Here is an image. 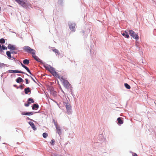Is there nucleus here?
<instances>
[{
    "label": "nucleus",
    "mask_w": 156,
    "mask_h": 156,
    "mask_svg": "<svg viewBox=\"0 0 156 156\" xmlns=\"http://www.w3.org/2000/svg\"><path fill=\"white\" fill-rule=\"evenodd\" d=\"M15 1L24 9L29 8L31 7L30 4L25 0H15Z\"/></svg>",
    "instance_id": "f257e3e1"
},
{
    "label": "nucleus",
    "mask_w": 156,
    "mask_h": 156,
    "mask_svg": "<svg viewBox=\"0 0 156 156\" xmlns=\"http://www.w3.org/2000/svg\"><path fill=\"white\" fill-rule=\"evenodd\" d=\"M63 105L65 106L66 108L67 114L69 115L71 114L72 111L71 105L69 103L64 101H63Z\"/></svg>",
    "instance_id": "f03ea898"
},
{
    "label": "nucleus",
    "mask_w": 156,
    "mask_h": 156,
    "mask_svg": "<svg viewBox=\"0 0 156 156\" xmlns=\"http://www.w3.org/2000/svg\"><path fill=\"white\" fill-rule=\"evenodd\" d=\"M23 50L26 52L28 53H30L32 54H34L35 53V51L31 48L30 47L27 46H26L23 47Z\"/></svg>",
    "instance_id": "7ed1b4c3"
},
{
    "label": "nucleus",
    "mask_w": 156,
    "mask_h": 156,
    "mask_svg": "<svg viewBox=\"0 0 156 156\" xmlns=\"http://www.w3.org/2000/svg\"><path fill=\"white\" fill-rule=\"evenodd\" d=\"M129 33L130 36L132 37L134 39L136 40H138L139 38V37L137 34H136L134 31L132 30H129Z\"/></svg>",
    "instance_id": "20e7f679"
},
{
    "label": "nucleus",
    "mask_w": 156,
    "mask_h": 156,
    "mask_svg": "<svg viewBox=\"0 0 156 156\" xmlns=\"http://www.w3.org/2000/svg\"><path fill=\"white\" fill-rule=\"evenodd\" d=\"M17 53V51H16L14 50H12V51H7L6 52V54L8 58L10 59H12V57L11 55V54H16Z\"/></svg>",
    "instance_id": "39448f33"
},
{
    "label": "nucleus",
    "mask_w": 156,
    "mask_h": 156,
    "mask_svg": "<svg viewBox=\"0 0 156 156\" xmlns=\"http://www.w3.org/2000/svg\"><path fill=\"white\" fill-rule=\"evenodd\" d=\"M9 73H22L24 74L27 76H29V75L27 73L24 72H23L22 71L20 70H10L7 71Z\"/></svg>",
    "instance_id": "423d86ee"
},
{
    "label": "nucleus",
    "mask_w": 156,
    "mask_h": 156,
    "mask_svg": "<svg viewBox=\"0 0 156 156\" xmlns=\"http://www.w3.org/2000/svg\"><path fill=\"white\" fill-rule=\"evenodd\" d=\"M68 24L69 28L71 30V31L73 32H75V27L76 26L75 23H71V22H68Z\"/></svg>",
    "instance_id": "0eeeda50"
},
{
    "label": "nucleus",
    "mask_w": 156,
    "mask_h": 156,
    "mask_svg": "<svg viewBox=\"0 0 156 156\" xmlns=\"http://www.w3.org/2000/svg\"><path fill=\"white\" fill-rule=\"evenodd\" d=\"M43 66L46 69L48 70L51 73V72L55 71V68L51 66L50 65H48V66H47L44 64Z\"/></svg>",
    "instance_id": "6e6552de"
},
{
    "label": "nucleus",
    "mask_w": 156,
    "mask_h": 156,
    "mask_svg": "<svg viewBox=\"0 0 156 156\" xmlns=\"http://www.w3.org/2000/svg\"><path fill=\"white\" fill-rule=\"evenodd\" d=\"M63 82L64 86L67 89H69L70 87H71L72 86L71 85L67 80H65Z\"/></svg>",
    "instance_id": "1a4fd4ad"
},
{
    "label": "nucleus",
    "mask_w": 156,
    "mask_h": 156,
    "mask_svg": "<svg viewBox=\"0 0 156 156\" xmlns=\"http://www.w3.org/2000/svg\"><path fill=\"white\" fill-rule=\"evenodd\" d=\"M34 114L33 111V112H22L21 115H31Z\"/></svg>",
    "instance_id": "9d476101"
},
{
    "label": "nucleus",
    "mask_w": 156,
    "mask_h": 156,
    "mask_svg": "<svg viewBox=\"0 0 156 156\" xmlns=\"http://www.w3.org/2000/svg\"><path fill=\"white\" fill-rule=\"evenodd\" d=\"M90 31V28L88 27L87 28V29L85 31H84V30H82L80 31V33L81 34H85V37H87V34H88Z\"/></svg>",
    "instance_id": "9b49d317"
},
{
    "label": "nucleus",
    "mask_w": 156,
    "mask_h": 156,
    "mask_svg": "<svg viewBox=\"0 0 156 156\" xmlns=\"http://www.w3.org/2000/svg\"><path fill=\"white\" fill-rule=\"evenodd\" d=\"M56 132L58 133V134L60 136L62 133V132L61 130V129L59 126H57L56 127Z\"/></svg>",
    "instance_id": "f8f14e48"
},
{
    "label": "nucleus",
    "mask_w": 156,
    "mask_h": 156,
    "mask_svg": "<svg viewBox=\"0 0 156 156\" xmlns=\"http://www.w3.org/2000/svg\"><path fill=\"white\" fill-rule=\"evenodd\" d=\"M16 45H12L11 44H9L8 45L7 48L8 49L10 50V51L14 50Z\"/></svg>",
    "instance_id": "ddd939ff"
},
{
    "label": "nucleus",
    "mask_w": 156,
    "mask_h": 156,
    "mask_svg": "<svg viewBox=\"0 0 156 156\" xmlns=\"http://www.w3.org/2000/svg\"><path fill=\"white\" fill-rule=\"evenodd\" d=\"M31 91V89L28 87H27L26 88H25L24 90V92L26 94H28L29 93H30Z\"/></svg>",
    "instance_id": "4468645a"
},
{
    "label": "nucleus",
    "mask_w": 156,
    "mask_h": 156,
    "mask_svg": "<svg viewBox=\"0 0 156 156\" xmlns=\"http://www.w3.org/2000/svg\"><path fill=\"white\" fill-rule=\"evenodd\" d=\"M33 110H35L37 109L39 107V106L38 104L36 103L33 104L31 106Z\"/></svg>",
    "instance_id": "2eb2a0df"
},
{
    "label": "nucleus",
    "mask_w": 156,
    "mask_h": 156,
    "mask_svg": "<svg viewBox=\"0 0 156 156\" xmlns=\"http://www.w3.org/2000/svg\"><path fill=\"white\" fill-rule=\"evenodd\" d=\"M121 34L125 38H128L129 37V35L128 34L126 30H125V31L123 33L121 32Z\"/></svg>",
    "instance_id": "dca6fc26"
},
{
    "label": "nucleus",
    "mask_w": 156,
    "mask_h": 156,
    "mask_svg": "<svg viewBox=\"0 0 156 156\" xmlns=\"http://www.w3.org/2000/svg\"><path fill=\"white\" fill-rule=\"evenodd\" d=\"M7 48L4 45H0V53H1V52H3V50H7Z\"/></svg>",
    "instance_id": "f3484780"
},
{
    "label": "nucleus",
    "mask_w": 156,
    "mask_h": 156,
    "mask_svg": "<svg viewBox=\"0 0 156 156\" xmlns=\"http://www.w3.org/2000/svg\"><path fill=\"white\" fill-rule=\"evenodd\" d=\"M117 121H118L117 124L119 125L122 124L123 123V120L120 117L118 118L117 119Z\"/></svg>",
    "instance_id": "a211bd4d"
},
{
    "label": "nucleus",
    "mask_w": 156,
    "mask_h": 156,
    "mask_svg": "<svg viewBox=\"0 0 156 156\" xmlns=\"http://www.w3.org/2000/svg\"><path fill=\"white\" fill-rule=\"evenodd\" d=\"M16 81L18 83H20L21 82H24V80L22 78L20 77H18L16 79Z\"/></svg>",
    "instance_id": "6ab92c4d"
},
{
    "label": "nucleus",
    "mask_w": 156,
    "mask_h": 156,
    "mask_svg": "<svg viewBox=\"0 0 156 156\" xmlns=\"http://www.w3.org/2000/svg\"><path fill=\"white\" fill-rule=\"evenodd\" d=\"M52 75L54 76H55L59 79H60V76L58 74L56 71H55L54 72H51V73Z\"/></svg>",
    "instance_id": "aec40b11"
},
{
    "label": "nucleus",
    "mask_w": 156,
    "mask_h": 156,
    "mask_svg": "<svg viewBox=\"0 0 156 156\" xmlns=\"http://www.w3.org/2000/svg\"><path fill=\"white\" fill-rule=\"evenodd\" d=\"M24 68L31 75H32L33 76H34L33 75V74L31 73L30 71V70L29 69V68L27 67V66H26L24 67L23 68ZM35 78L36 79V78L34 76Z\"/></svg>",
    "instance_id": "412c9836"
},
{
    "label": "nucleus",
    "mask_w": 156,
    "mask_h": 156,
    "mask_svg": "<svg viewBox=\"0 0 156 156\" xmlns=\"http://www.w3.org/2000/svg\"><path fill=\"white\" fill-rule=\"evenodd\" d=\"M101 138L102 140L103 141L105 140V139L103 137L102 133L100 134L98 137V139L100 140V141H101L100 140Z\"/></svg>",
    "instance_id": "4be33fe9"
},
{
    "label": "nucleus",
    "mask_w": 156,
    "mask_h": 156,
    "mask_svg": "<svg viewBox=\"0 0 156 156\" xmlns=\"http://www.w3.org/2000/svg\"><path fill=\"white\" fill-rule=\"evenodd\" d=\"M23 63L24 64L27 65L30 63V60L29 59H25L23 61Z\"/></svg>",
    "instance_id": "5701e85b"
},
{
    "label": "nucleus",
    "mask_w": 156,
    "mask_h": 156,
    "mask_svg": "<svg viewBox=\"0 0 156 156\" xmlns=\"http://www.w3.org/2000/svg\"><path fill=\"white\" fill-rule=\"evenodd\" d=\"M124 85L125 87L127 89H129L131 88L130 86L127 83H125Z\"/></svg>",
    "instance_id": "b1692460"
},
{
    "label": "nucleus",
    "mask_w": 156,
    "mask_h": 156,
    "mask_svg": "<svg viewBox=\"0 0 156 156\" xmlns=\"http://www.w3.org/2000/svg\"><path fill=\"white\" fill-rule=\"evenodd\" d=\"M70 92L71 93V94L72 95V96L73 97V98H75V95H74L73 92V89H72L73 87L71 86V87H70Z\"/></svg>",
    "instance_id": "393cba45"
},
{
    "label": "nucleus",
    "mask_w": 156,
    "mask_h": 156,
    "mask_svg": "<svg viewBox=\"0 0 156 156\" xmlns=\"http://www.w3.org/2000/svg\"><path fill=\"white\" fill-rule=\"evenodd\" d=\"M52 51L53 52H55L58 55L60 54V52L59 51L58 49L55 48H54V49H52Z\"/></svg>",
    "instance_id": "a878e982"
},
{
    "label": "nucleus",
    "mask_w": 156,
    "mask_h": 156,
    "mask_svg": "<svg viewBox=\"0 0 156 156\" xmlns=\"http://www.w3.org/2000/svg\"><path fill=\"white\" fill-rule=\"evenodd\" d=\"M5 39L3 38H2L0 39V43L1 44H3L5 43Z\"/></svg>",
    "instance_id": "bb28decb"
},
{
    "label": "nucleus",
    "mask_w": 156,
    "mask_h": 156,
    "mask_svg": "<svg viewBox=\"0 0 156 156\" xmlns=\"http://www.w3.org/2000/svg\"><path fill=\"white\" fill-rule=\"evenodd\" d=\"M12 58L14 60L16 63L20 64V62L19 60L16 59V58L14 57H12Z\"/></svg>",
    "instance_id": "cd10ccee"
},
{
    "label": "nucleus",
    "mask_w": 156,
    "mask_h": 156,
    "mask_svg": "<svg viewBox=\"0 0 156 156\" xmlns=\"http://www.w3.org/2000/svg\"><path fill=\"white\" fill-rule=\"evenodd\" d=\"M28 101L29 102H30V104L31 103H34V99L31 98H29L28 99Z\"/></svg>",
    "instance_id": "c85d7f7f"
},
{
    "label": "nucleus",
    "mask_w": 156,
    "mask_h": 156,
    "mask_svg": "<svg viewBox=\"0 0 156 156\" xmlns=\"http://www.w3.org/2000/svg\"><path fill=\"white\" fill-rule=\"evenodd\" d=\"M35 53H34V54H32V57L34 58V59L37 61V59H38V57L37 56L35 55Z\"/></svg>",
    "instance_id": "c756f323"
},
{
    "label": "nucleus",
    "mask_w": 156,
    "mask_h": 156,
    "mask_svg": "<svg viewBox=\"0 0 156 156\" xmlns=\"http://www.w3.org/2000/svg\"><path fill=\"white\" fill-rule=\"evenodd\" d=\"M5 66L8 67L6 64L0 62V68H2Z\"/></svg>",
    "instance_id": "7c9ffc66"
},
{
    "label": "nucleus",
    "mask_w": 156,
    "mask_h": 156,
    "mask_svg": "<svg viewBox=\"0 0 156 156\" xmlns=\"http://www.w3.org/2000/svg\"><path fill=\"white\" fill-rule=\"evenodd\" d=\"M48 133H44L42 134L43 137L44 138H46L48 136Z\"/></svg>",
    "instance_id": "2f4dec72"
},
{
    "label": "nucleus",
    "mask_w": 156,
    "mask_h": 156,
    "mask_svg": "<svg viewBox=\"0 0 156 156\" xmlns=\"http://www.w3.org/2000/svg\"><path fill=\"white\" fill-rule=\"evenodd\" d=\"M51 94H52L54 96H55L56 95V92L54 90H51Z\"/></svg>",
    "instance_id": "473e14b6"
},
{
    "label": "nucleus",
    "mask_w": 156,
    "mask_h": 156,
    "mask_svg": "<svg viewBox=\"0 0 156 156\" xmlns=\"http://www.w3.org/2000/svg\"><path fill=\"white\" fill-rule=\"evenodd\" d=\"M37 62L40 63L41 64H44L43 61L41 60L40 58H38V59H37Z\"/></svg>",
    "instance_id": "72a5a7b5"
},
{
    "label": "nucleus",
    "mask_w": 156,
    "mask_h": 156,
    "mask_svg": "<svg viewBox=\"0 0 156 156\" xmlns=\"http://www.w3.org/2000/svg\"><path fill=\"white\" fill-rule=\"evenodd\" d=\"M51 156H62L61 155H59L57 153H54L51 154Z\"/></svg>",
    "instance_id": "f704fd0d"
},
{
    "label": "nucleus",
    "mask_w": 156,
    "mask_h": 156,
    "mask_svg": "<svg viewBox=\"0 0 156 156\" xmlns=\"http://www.w3.org/2000/svg\"><path fill=\"white\" fill-rule=\"evenodd\" d=\"M90 47H91V49L90 50V54L91 56H92V50L93 49V48H94V45H93L92 46H91Z\"/></svg>",
    "instance_id": "c9c22d12"
},
{
    "label": "nucleus",
    "mask_w": 156,
    "mask_h": 156,
    "mask_svg": "<svg viewBox=\"0 0 156 156\" xmlns=\"http://www.w3.org/2000/svg\"><path fill=\"white\" fill-rule=\"evenodd\" d=\"M63 0H58V3L59 4L62 5V4Z\"/></svg>",
    "instance_id": "e433bc0d"
},
{
    "label": "nucleus",
    "mask_w": 156,
    "mask_h": 156,
    "mask_svg": "<svg viewBox=\"0 0 156 156\" xmlns=\"http://www.w3.org/2000/svg\"><path fill=\"white\" fill-rule=\"evenodd\" d=\"M52 122L54 123V125H55V127L57 126V124L55 121V120L54 119H52Z\"/></svg>",
    "instance_id": "4c0bfd02"
},
{
    "label": "nucleus",
    "mask_w": 156,
    "mask_h": 156,
    "mask_svg": "<svg viewBox=\"0 0 156 156\" xmlns=\"http://www.w3.org/2000/svg\"><path fill=\"white\" fill-rule=\"evenodd\" d=\"M55 140L54 139H53L51 140V141L50 142L51 145H54L55 144Z\"/></svg>",
    "instance_id": "58836bf2"
},
{
    "label": "nucleus",
    "mask_w": 156,
    "mask_h": 156,
    "mask_svg": "<svg viewBox=\"0 0 156 156\" xmlns=\"http://www.w3.org/2000/svg\"><path fill=\"white\" fill-rule=\"evenodd\" d=\"M19 48L18 47H16V46L15 47V49H14V50L16 51H17V53L20 51L19 49Z\"/></svg>",
    "instance_id": "ea45409f"
},
{
    "label": "nucleus",
    "mask_w": 156,
    "mask_h": 156,
    "mask_svg": "<svg viewBox=\"0 0 156 156\" xmlns=\"http://www.w3.org/2000/svg\"><path fill=\"white\" fill-rule=\"evenodd\" d=\"M31 128L34 130H36L37 129V128L34 124L32 126H31Z\"/></svg>",
    "instance_id": "a19ab883"
},
{
    "label": "nucleus",
    "mask_w": 156,
    "mask_h": 156,
    "mask_svg": "<svg viewBox=\"0 0 156 156\" xmlns=\"http://www.w3.org/2000/svg\"><path fill=\"white\" fill-rule=\"evenodd\" d=\"M30 102H28L27 103H25L24 105L26 107H28L30 105Z\"/></svg>",
    "instance_id": "79ce46f5"
},
{
    "label": "nucleus",
    "mask_w": 156,
    "mask_h": 156,
    "mask_svg": "<svg viewBox=\"0 0 156 156\" xmlns=\"http://www.w3.org/2000/svg\"><path fill=\"white\" fill-rule=\"evenodd\" d=\"M19 88H20L21 90H23V87L22 85H20L19 87H17V89Z\"/></svg>",
    "instance_id": "37998d69"
},
{
    "label": "nucleus",
    "mask_w": 156,
    "mask_h": 156,
    "mask_svg": "<svg viewBox=\"0 0 156 156\" xmlns=\"http://www.w3.org/2000/svg\"><path fill=\"white\" fill-rule=\"evenodd\" d=\"M29 124L30 125V126L31 127V126H33L34 124L32 122H28Z\"/></svg>",
    "instance_id": "c03bdc74"
},
{
    "label": "nucleus",
    "mask_w": 156,
    "mask_h": 156,
    "mask_svg": "<svg viewBox=\"0 0 156 156\" xmlns=\"http://www.w3.org/2000/svg\"><path fill=\"white\" fill-rule=\"evenodd\" d=\"M60 80H62L63 82L64 81V80H65V78H64L63 76H60V78L59 79Z\"/></svg>",
    "instance_id": "a18cd8bd"
},
{
    "label": "nucleus",
    "mask_w": 156,
    "mask_h": 156,
    "mask_svg": "<svg viewBox=\"0 0 156 156\" xmlns=\"http://www.w3.org/2000/svg\"><path fill=\"white\" fill-rule=\"evenodd\" d=\"M136 48L137 49H138V51L140 52H141L142 51L140 49V48L139 47H138L136 45Z\"/></svg>",
    "instance_id": "49530a36"
},
{
    "label": "nucleus",
    "mask_w": 156,
    "mask_h": 156,
    "mask_svg": "<svg viewBox=\"0 0 156 156\" xmlns=\"http://www.w3.org/2000/svg\"><path fill=\"white\" fill-rule=\"evenodd\" d=\"M25 80L26 81V84H28L30 82L28 81L27 79V78L25 79Z\"/></svg>",
    "instance_id": "de8ad7c7"
},
{
    "label": "nucleus",
    "mask_w": 156,
    "mask_h": 156,
    "mask_svg": "<svg viewBox=\"0 0 156 156\" xmlns=\"http://www.w3.org/2000/svg\"><path fill=\"white\" fill-rule=\"evenodd\" d=\"M26 119L27 120H28L33 121H34V122H35V121H34L33 120L30 119V118H29L28 117H27Z\"/></svg>",
    "instance_id": "09e8293b"
},
{
    "label": "nucleus",
    "mask_w": 156,
    "mask_h": 156,
    "mask_svg": "<svg viewBox=\"0 0 156 156\" xmlns=\"http://www.w3.org/2000/svg\"><path fill=\"white\" fill-rule=\"evenodd\" d=\"M30 78H31V79H32V80L36 83H37L36 82V81H35V80L31 76H30Z\"/></svg>",
    "instance_id": "8fccbe9b"
},
{
    "label": "nucleus",
    "mask_w": 156,
    "mask_h": 156,
    "mask_svg": "<svg viewBox=\"0 0 156 156\" xmlns=\"http://www.w3.org/2000/svg\"><path fill=\"white\" fill-rule=\"evenodd\" d=\"M20 64H21V66H22V67H23V68H24V67L25 66V65H24V64H23V63H22L21 62H20Z\"/></svg>",
    "instance_id": "3c124183"
},
{
    "label": "nucleus",
    "mask_w": 156,
    "mask_h": 156,
    "mask_svg": "<svg viewBox=\"0 0 156 156\" xmlns=\"http://www.w3.org/2000/svg\"><path fill=\"white\" fill-rule=\"evenodd\" d=\"M34 112V114L35 113H41V111H39L38 112Z\"/></svg>",
    "instance_id": "603ef678"
},
{
    "label": "nucleus",
    "mask_w": 156,
    "mask_h": 156,
    "mask_svg": "<svg viewBox=\"0 0 156 156\" xmlns=\"http://www.w3.org/2000/svg\"><path fill=\"white\" fill-rule=\"evenodd\" d=\"M70 61L71 62H74L75 63V62L74 60H70Z\"/></svg>",
    "instance_id": "864d4df0"
},
{
    "label": "nucleus",
    "mask_w": 156,
    "mask_h": 156,
    "mask_svg": "<svg viewBox=\"0 0 156 156\" xmlns=\"http://www.w3.org/2000/svg\"><path fill=\"white\" fill-rule=\"evenodd\" d=\"M133 156H138L137 154H136V153H134V155H133Z\"/></svg>",
    "instance_id": "5fc2aeb1"
},
{
    "label": "nucleus",
    "mask_w": 156,
    "mask_h": 156,
    "mask_svg": "<svg viewBox=\"0 0 156 156\" xmlns=\"http://www.w3.org/2000/svg\"><path fill=\"white\" fill-rule=\"evenodd\" d=\"M53 101H54L55 103H56V104H57V105H58V103H57V101H55V100H53Z\"/></svg>",
    "instance_id": "6e6d98bb"
},
{
    "label": "nucleus",
    "mask_w": 156,
    "mask_h": 156,
    "mask_svg": "<svg viewBox=\"0 0 156 156\" xmlns=\"http://www.w3.org/2000/svg\"><path fill=\"white\" fill-rule=\"evenodd\" d=\"M13 86L15 87H16V88L18 87L16 84H14Z\"/></svg>",
    "instance_id": "4d7b16f0"
},
{
    "label": "nucleus",
    "mask_w": 156,
    "mask_h": 156,
    "mask_svg": "<svg viewBox=\"0 0 156 156\" xmlns=\"http://www.w3.org/2000/svg\"><path fill=\"white\" fill-rule=\"evenodd\" d=\"M99 144V143L98 142H96V143H94V144H95V145H97V144Z\"/></svg>",
    "instance_id": "13d9d810"
},
{
    "label": "nucleus",
    "mask_w": 156,
    "mask_h": 156,
    "mask_svg": "<svg viewBox=\"0 0 156 156\" xmlns=\"http://www.w3.org/2000/svg\"><path fill=\"white\" fill-rule=\"evenodd\" d=\"M7 72H5V73H2V74H3V75H4V74H5Z\"/></svg>",
    "instance_id": "bf43d9fd"
},
{
    "label": "nucleus",
    "mask_w": 156,
    "mask_h": 156,
    "mask_svg": "<svg viewBox=\"0 0 156 156\" xmlns=\"http://www.w3.org/2000/svg\"><path fill=\"white\" fill-rule=\"evenodd\" d=\"M17 76H20V74H17Z\"/></svg>",
    "instance_id": "052dcab7"
},
{
    "label": "nucleus",
    "mask_w": 156,
    "mask_h": 156,
    "mask_svg": "<svg viewBox=\"0 0 156 156\" xmlns=\"http://www.w3.org/2000/svg\"><path fill=\"white\" fill-rule=\"evenodd\" d=\"M67 144V143H65V146H66V145Z\"/></svg>",
    "instance_id": "680f3d73"
},
{
    "label": "nucleus",
    "mask_w": 156,
    "mask_h": 156,
    "mask_svg": "<svg viewBox=\"0 0 156 156\" xmlns=\"http://www.w3.org/2000/svg\"><path fill=\"white\" fill-rule=\"evenodd\" d=\"M3 74H2L1 75V77H2V76H3Z\"/></svg>",
    "instance_id": "e2e57ef3"
},
{
    "label": "nucleus",
    "mask_w": 156,
    "mask_h": 156,
    "mask_svg": "<svg viewBox=\"0 0 156 156\" xmlns=\"http://www.w3.org/2000/svg\"><path fill=\"white\" fill-rule=\"evenodd\" d=\"M17 144H19V143H18V142H17Z\"/></svg>",
    "instance_id": "0e129e2a"
},
{
    "label": "nucleus",
    "mask_w": 156,
    "mask_h": 156,
    "mask_svg": "<svg viewBox=\"0 0 156 156\" xmlns=\"http://www.w3.org/2000/svg\"><path fill=\"white\" fill-rule=\"evenodd\" d=\"M62 57V55H61V57Z\"/></svg>",
    "instance_id": "69168bd1"
},
{
    "label": "nucleus",
    "mask_w": 156,
    "mask_h": 156,
    "mask_svg": "<svg viewBox=\"0 0 156 156\" xmlns=\"http://www.w3.org/2000/svg\"><path fill=\"white\" fill-rule=\"evenodd\" d=\"M22 76V77H23H23H24V75H23V76Z\"/></svg>",
    "instance_id": "338daca9"
},
{
    "label": "nucleus",
    "mask_w": 156,
    "mask_h": 156,
    "mask_svg": "<svg viewBox=\"0 0 156 156\" xmlns=\"http://www.w3.org/2000/svg\"><path fill=\"white\" fill-rule=\"evenodd\" d=\"M12 32L13 33H15L14 32Z\"/></svg>",
    "instance_id": "774afa93"
}]
</instances>
